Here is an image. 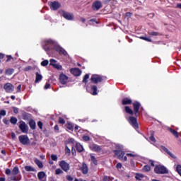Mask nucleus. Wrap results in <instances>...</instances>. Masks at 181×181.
I'll use <instances>...</instances> for the list:
<instances>
[{
	"label": "nucleus",
	"mask_w": 181,
	"mask_h": 181,
	"mask_svg": "<svg viewBox=\"0 0 181 181\" xmlns=\"http://www.w3.org/2000/svg\"><path fill=\"white\" fill-rule=\"evenodd\" d=\"M19 174V168L14 167L11 175L12 176L10 177V180L12 181H21L22 180V175H19L18 176H16V175Z\"/></svg>",
	"instance_id": "f257e3e1"
},
{
	"label": "nucleus",
	"mask_w": 181,
	"mask_h": 181,
	"mask_svg": "<svg viewBox=\"0 0 181 181\" xmlns=\"http://www.w3.org/2000/svg\"><path fill=\"white\" fill-rule=\"evenodd\" d=\"M154 172L157 175H166V173H168V168L161 165H156Z\"/></svg>",
	"instance_id": "f03ea898"
},
{
	"label": "nucleus",
	"mask_w": 181,
	"mask_h": 181,
	"mask_svg": "<svg viewBox=\"0 0 181 181\" xmlns=\"http://www.w3.org/2000/svg\"><path fill=\"white\" fill-rule=\"evenodd\" d=\"M59 13L67 21H73L74 19V16L71 13L62 10L59 11Z\"/></svg>",
	"instance_id": "7ed1b4c3"
},
{
	"label": "nucleus",
	"mask_w": 181,
	"mask_h": 181,
	"mask_svg": "<svg viewBox=\"0 0 181 181\" xmlns=\"http://www.w3.org/2000/svg\"><path fill=\"white\" fill-rule=\"evenodd\" d=\"M19 129H21V132H23V134H28V131H29V127L23 121L20 122Z\"/></svg>",
	"instance_id": "20e7f679"
},
{
	"label": "nucleus",
	"mask_w": 181,
	"mask_h": 181,
	"mask_svg": "<svg viewBox=\"0 0 181 181\" xmlns=\"http://www.w3.org/2000/svg\"><path fill=\"white\" fill-rule=\"evenodd\" d=\"M49 5L52 11H57L62 6V4L56 1L49 2Z\"/></svg>",
	"instance_id": "39448f33"
},
{
	"label": "nucleus",
	"mask_w": 181,
	"mask_h": 181,
	"mask_svg": "<svg viewBox=\"0 0 181 181\" xmlns=\"http://www.w3.org/2000/svg\"><path fill=\"white\" fill-rule=\"evenodd\" d=\"M90 80L94 83V84H97V83H101V81H103V76L95 74L92 75Z\"/></svg>",
	"instance_id": "423d86ee"
},
{
	"label": "nucleus",
	"mask_w": 181,
	"mask_h": 181,
	"mask_svg": "<svg viewBox=\"0 0 181 181\" xmlns=\"http://www.w3.org/2000/svg\"><path fill=\"white\" fill-rule=\"evenodd\" d=\"M18 139L23 145H28L29 144V137L26 135L19 136Z\"/></svg>",
	"instance_id": "0eeeda50"
},
{
	"label": "nucleus",
	"mask_w": 181,
	"mask_h": 181,
	"mask_svg": "<svg viewBox=\"0 0 181 181\" xmlns=\"http://www.w3.org/2000/svg\"><path fill=\"white\" fill-rule=\"evenodd\" d=\"M59 166L64 170V172H67L70 170V165L69 163H66V161L62 160L59 163Z\"/></svg>",
	"instance_id": "6e6552de"
},
{
	"label": "nucleus",
	"mask_w": 181,
	"mask_h": 181,
	"mask_svg": "<svg viewBox=\"0 0 181 181\" xmlns=\"http://www.w3.org/2000/svg\"><path fill=\"white\" fill-rule=\"evenodd\" d=\"M89 148L91 151H93V152H101V149H103L101 146L97 144H91Z\"/></svg>",
	"instance_id": "1a4fd4ad"
},
{
	"label": "nucleus",
	"mask_w": 181,
	"mask_h": 181,
	"mask_svg": "<svg viewBox=\"0 0 181 181\" xmlns=\"http://www.w3.org/2000/svg\"><path fill=\"white\" fill-rule=\"evenodd\" d=\"M13 85L12 83H7L4 85V90H6V93H12L13 91Z\"/></svg>",
	"instance_id": "9d476101"
},
{
	"label": "nucleus",
	"mask_w": 181,
	"mask_h": 181,
	"mask_svg": "<svg viewBox=\"0 0 181 181\" xmlns=\"http://www.w3.org/2000/svg\"><path fill=\"white\" fill-rule=\"evenodd\" d=\"M68 80H69V77L67 76H66L65 74H61L59 75V81L62 84H66Z\"/></svg>",
	"instance_id": "9b49d317"
},
{
	"label": "nucleus",
	"mask_w": 181,
	"mask_h": 181,
	"mask_svg": "<svg viewBox=\"0 0 181 181\" xmlns=\"http://www.w3.org/2000/svg\"><path fill=\"white\" fill-rule=\"evenodd\" d=\"M114 153L116 155V156H117L118 159H123L122 156H124V155H125V152H124L122 150H115Z\"/></svg>",
	"instance_id": "f8f14e48"
},
{
	"label": "nucleus",
	"mask_w": 181,
	"mask_h": 181,
	"mask_svg": "<svg viewBox=\"0 0 181 181\" xmlns=\"http://www.w3.org/2000/svg\"><path fill=\"white\" fill-rule=\"evenodd\" d=\"M129 122L131 125L134 127V128H138V122H136V118L134 117H130Z\"/></svg>",
	"instance_id": "ddd939ff"
},
{
	"label": "nucleus",
	"mask_w": 181,
	"mask_h": 181,
	"mask_svg": "<svg viewBox=\"0 0 181 181\" xmlns=\"http://www.w3.org/2000/svg\"><path fill=\"white\" fill-rule=\"evenodd\" d=\"M134 110L136 114H138L139 112V108H141V103L139 102H134Z\"/></svg>",
	"instance_id": "4468645a"
},
{
	"label": "nucleus",
	"mask_w": 181,
	"mask_h": 181,
	"mask_svg": "<svg viewBox=\"0 0 181 181\" xmlns=\"http://www.w3.org/2000/svg\"><path fill=\"white\" fill-rule=\"evenodd\" d=\"M71 73L74 74V76H80L81 74V71L78 68H74L71 69Z\"/></svg>",
	"instance_id": "2eb2a0df"
},
{
	"label": "nucleus",
	"mask_w": 181,
	"mask_h": 181,
	"mask_svg": "<svg viewBox=\"0 0 181 181\" xmlns=\"http://www.w3.org/2000/svg\"><path fill=\"white\" fill-rule=\"evenodd\" d=\"M55 50L57 52H59L61 54H64V56H66L67 54V52L64 50L63 48L60 47L59 46H56L54 47Z\"/></svg>",
	"instance_id": "dca6fc26"
},
{
	"label": "nucleus",
	"mask_w": 181,
	"mask_h": 181,
	"mask_svg": "<svg viewBox=\"0 0 181 181\" xmlns=\"http://www.w3.org/2000/svg\"><path fill=\"white\" fill-rule=\"evenodd\" d=\"M101 6L102 5L100 1H95L93 4V9H94V11H98V9L101 8Z\"/></svg>",
	"instance_id": "f3484780"
},
{
	"label": "nucleus",
	"mask_w": 181,
	"mask_h": 181,
	"mask_svg": "<svg viewBox=\"0 0 181 181\" xmlns=\"http://www.w3.org/2000/svg\"><path fill=\"white\" fill-rule=\"evenodd\" d=\"M81 171L83 175H87V173H88V167H87V164H86L85 163H83L82 164Z\"/></svg>",
	"instance_id": "a211bd4d"
},
{
	"label": "nucleus",
	"mask_w": 181,
	"mask_h": 181,
	"mask_svg": "<svg viewBox=\"0 0 181 181\" xmlns=\"http://www.w3.org/2000/svg\"><path fill=\"white\" fill-rule=\"evenodd\" d=\"M132 104V100L128 98H125L122 100V105H129Z\"/></svg>",
	"instance_id": "6ab92c4d"
},
{
	"label": "nucleus",
	"mask_w": 181,
	"mask_h": 181,
	"mask_svg": "<svg viewBox=\"0 0 181 181\" xmlns=\"http://www.w3.org/2000/svg\"><path fill=\"white\" fill-rule=\"evenodd\" d=\"M35 83H39V81H42V79L43 78V76L39 74V72L35 73Z\"/></svg>",
	"instance_id": "aec40b11"
},
{
	"label": "nucleus",
	"mask_w": 181,
	"mask_h": 181,
	"mask_svg": "<svg viewBox=\"0 0 181 181\" xmlns=\"http://www.w3.org/2000/svg\"><path fill=\"white\" fill-rule=\"evenodd\" d=\"M37 177L39 180H42L44 177H46V173L43 171L39 172L37 173Z\"/></svg>",
	"instance_id": "412c9836"
},
{
	"label": "nucleus",
	"mask_w": 181,
	"mask_h": 181,
	"mask_svg": "<svg viewBox=\"0 0 181 181\" xmlns=\"http://www.w3.org/2000/svg\"><path fill=\"white\" fill-rule=\"evenodd\" d=\"M25 169L26 172H36V169H35V168H33L30 165L25 166Z\"/></svg>",
	"instance_id": "4be33fe9"
},
{
	"label": "nucleus",
	"mask_w": 181,
	"mask_h": 181,
	"mask_svg": "<svg viewBox=\"0 0 181 181\" xmlns=\"http://www.w3.org/2000/svg\"><path fill=\"white\" fill-rule=\"evenodd\" d=\"M168 131L170 132H171V134H173V135H174V136H175V138H179V133H177V132L175 129H173L171 128H168Z\"/></svg>",
	"instance_id": "5701e85b"
},
{
	"label": "nucleus",
	"mask_w": 181,
	"mask_h": 181,
	"mask_svg": "<svg viewBox=\"0 0 181 181\" xmlns=\"http://www.w3.org/2000/svg\"><path fill=\"white\" fill-rule=\"evenodd\" d=\"M29 125H30V128H31V129H36V122H35L33 119L30 120Z\"/></svg>",
	"instance_id": "b1692460"
},
{
	"label": "nucleus",
	"mask_w": 181,
	"mask_h": 181,
	"mask_svg": "<svg viewBox=\"0 0 181 181\" xmlns=\"http://www.w3.org/2000/svg\"><path fill=\"white\" fill-rule=\"evenodd\" d=\"M76 146L78 152H83V151H84V148L80 144V143H76Z\"/></svg>",
	"instance_id": "393cba45"
},
{
	"label": "nucleus",
	"mask_w": 181,
	"mask_h": 181,
	"mask_svg": "<svg viewBox=\"0 0 181 181\" xmlns=\"http://www.w3.org/2000/svg\"><path fill=\"white\" fill-rule=\"evenodd\" d=\"M124 110L127 114H130V115H134V110L132 109H130L129 107L125 106Z\"/></svg>",
	"instance_id": "a878e982"
},
{
	"label": "nucleus",
	"mask_w": 181,
	"mask_h": 181,
	"mask_svg": "<svg viewBox=\"0 0 181 181\" xmlns=\"http://www.w3.org/2000/svg\"><path fill=\"white\" fill-rule=\"evenodd\" d=\"M35 163H36V165L38 166V168H40V169H42V168H43V163H42V161H40L39 159H35Z\"/></svg>",
	"instance_id": "bb28decb"
},
{
	"label": "nucleus",
	"mask_w": 181,
	"mask_h": 181,
	"mask_svg": "<svg viewBox=\"0 0 181 181\" xmlns=\"http://www.w3.org/2000/svg\"><path fill=\"white\" fill-rule=\"evenodd\" d=\"M10 122L15 125L16 122H18V119L16 117H11Z\"/></svg>",
	"instance_id": "cd10ccee"
},
{
	"label": "nucleus",
	"mask_w": 181,
	"mask_h": 181,
	"mask_svg": "<svg viewBox=\"0 0 181 181\" xmlns=\"http://www.w3.org/2000/svg\"><path fill=\"white\" fill-rule=\"evenodd\" d=\"M91 90L93 92V95H97V86H93L91 87Z\"/></svg>",
	"instance_id": "c85d7f7f"
},
{
	"label": "nucleus",
	"mask_w": 181,
	"mask_h": 181,
	"mask_svg": "<svg viewBox=\"0 0 181 181\" xmlns=\"http://www.w3.org/2000/svg\"><path fill=\"white\" fill-rule=\"evenodd\" d=\"M144 172H151V166L149 165H144L143 168Z\"/></svg>",
	"instance_id": "c756f323"
},
{
	"label": "nucleus",
	"mask_w": 181,
	"mask_h": 181,
	"mask_svg": "<svg viewBox=\"0 0 181 181\" xmlns=\"http://www.w3.org/2000/svg\"><path fill=\"white\" fill-rule=\"evenodd\" d=\"M90 78V75L88 74H86L84 77H83V83H87L88 82V79Z\"/></svg>",
	"instance_id": "7c9ffc66"
},
{
	"label": "nucleus",
	"mask_w": 181,
	"mask_h": 181,
	"mask_svg": "<svg viewBox=\"0 0 181 181\" xmlns=\"http://www.w3.org/2000/svg\"><path fill=\"white\" fill-rule=\"evenodd\" d=\"M6 74L11 76L13 74V69H8L6 71Z\"/></svg>",
	"instance_id": "2f4dec72"
},
{
	"label": "nucleus",
	"mask_w": 181,
	"mask_h": 181,
	"mask_svg": "<svg viewBox=\"0 0 181 181\" xmlns=\"http://www.w3.org/2000/svg\"><path fill=\"white\" fill-rule=\"evenodd\" d=\"M90 159L93 161V163L94 165H97L98 162H97V158H95V156L90 155Z\"/></svg>",
	"instance_id": "473e14b6"
},
{
	"label": "nucleus",
	"mask_w": 181,
	"mask_h": 181,
	"mask_svg": "<svg viewBox=\"0 0 181 181\" xmlns=\"http://www.w3.org/2000/svg\"><path fill=\"white\" fill-rule=\"evenodd\" d=\"M66 127L68 129H69V131H73V129H74V127H73V124L70 123L66 124Z\"/></svg>",
	"instance_id": "72a5a7b5"
},
{
	"label": "nucleus",
	"mask_w": 181,
	"mask_h": 181,
	"mask_svg": "<svg viewBox=\"0 0 181 181\" xmlns=\"http://www.w3.org/2000/svg\"><path fill=\"white\" fill-rule=\"evenodd\" d=\"M53 67H54V69H57V70H62V65L59 64H55Z\"/></svg>",
	"instance_id": "f704fd0d"
},
{
	"label": "nucleus",
	"mask_w": 181,
	"mask_h": 181,
	"mask_svg": "<svg viewBox=\"0 0 181 181\" xmlns=\"http://www.w3.org/2000/svg\"><path fill=\"white\" fill-rule=\"evenodd\" d=\"M139 38L142 40H146V42H152V40L151 38H148L146 37H140Z\"/></svg>",
	"instance_id": "c9c22d12"
},
{
	"label": "nucleus",
	"mask_w": 181,
	"mask_h": 181,
	"mask_svg": "<svg viewBox=\"0 0 181 181\" xmlns=\"http://www.w3.org/2000/svg\"><path fill=\"white\" fill-rule=\"evenodd\" d=\"M49 62H50V64H49L50 66H54V64H56V63H57V61L53 59H51Z\"/></svg>",
	"instance_id": "e433bc0d"
},
{
	"label": "nucleus",
	"mask_w": 181,
	"mask_h": 181,
	"mask_svg": "<svg viewBox=\"0 0 181 181\" xmlns=\"http://www.w3.org/2000/svg\"><path fill=\"white\" fill-rule=\"evenodd\" d=\"M144 175L142 174H136V179H138L139 180H141L143 179Z\"/></svg>",
	"instance_id": "4c0bfd02"
},
{
	"label": "nucleus",
	"mask_w": 181,
	"mask_h": 181,
	"mask_svg": "<svg viewBox=\"0 0 181 181\" xmlns=\"http://www.w3.org/2000/svg\"><path fill=\"white\" fill-rule=\"evenodd\" d=\"M55 173H56V175H61V173H63V170H62V169H60V168H57L55 170Z\"/></svg>",
	"instance_id": "58836bf2"
},
{
	"label": "nucleus",
	"mask_w": 181,
	"mask_h": 181,
	"mask_svg": "<svg viewBox=\"0 0 181 181\" xmlns=\"http://www.w3.org/2000/svg\"><path fill=\"white\" fill-rule=\"evenodd\" d=\"M103 181H112V179L109 176H105L103 177Z\"/></svg>",
	"instance_id": "ea45409f"
},
{
	"label": "nucleus",
	"mask_w": 181,
	"mask_h": 181,
	"mask_svg": "<svg viewBox=\"0 0 181 181\" xmlns=\"http://www.w3.org/2000/svg\"><path fill=\"white\" fill-rule=\"evenodd\" d=\"M148 35H150L151 36H158L159 33L158 32H150L148 33Z\"/></svg>",
	"instance_id": "a19ab883"
},
{
	"label": "nucleus",
	"mask_w": 181,
	"mask_h": 181,
	"mask_svg": "<svg viewBox=\"0 0 181 181\" xmlns=\"http://www.w3.org/2000/svg\"><path fill=\"white\" fill-rule=\"evenodd\" d=\"M47 64H49V61L48 60H44L41 62V65L42 66H47Z\"/></svg>",
	"instance_id": "79ce46f5"
},
{
	"label": "nucleus",
	"mask_w": 181,
	"mask_h": 181,
	"mask_svg": "<svg viewBox=\"0 0 181 181\" xmlns=\"http://www.w3.org/2000/svg\"><path fill=\"white\" fill-rule=\"evenodd\" d=\"M168 155H169V156H170L171 158H173V159H176V156L172 153L170 151H168Z\"/></svg>",
	"instance_id": "37998d69"
},
{
	"label": "nucleus",
	"mask_w": 181,
	"mask_h": 181,
	"mask_svg": "<svg viewBox=\"0 0 181 181\" xmlns=\"http://www.w3.org/2000/svg\"><path fill=\"white\" fill-rule=\"evenodd\" d=\"M51 159H52V160L57 161V155H54V154H52V155L51 156Z\"/></svg>",
	"instance_id": "c03bdc74"
},
{
	"label": "nucleus",
	"mask_w": 181,
	"mask_h": 181,
	"mask_svg": "<svg viewBox=\"0 0 181 181\" xmlns=\"http://www.w3.org/2000/svg\"><path fill=\"white\" fill-rule=\"evenodd\" d=\"M59 124H66V121H65V120H64V119H63V118L59 117Z\"/></svg>",
	"instance_id": "a18cd8bd"
},
{
	"label": "nucleus",
	"mask_w": 181,
	"mask_h": 181,
	"mask_svg": "<svg viewBox=\"0 0 181 181\" xmlns=\"http://www.w3.org/2000/svg\"><path fill=\"white\" fill-rule=\"evenodd\" d=\"M0 115H1V117H5V115H6V111L2 110L0 111Z\"/></svg>",
	"instance_id": "49530a36"
},
{
	"label": "nucleus",
	"mask_w": 181,
	"mask_h": 181,
	"mask_svg": "<svg viewBox=\"0 0 181 181\" xmlns=\"http://www.w3.org/2000/svg\"><path fill=\"white\" fill-rule=\"evenodd\" d=\"M37 126L39 127L40 129H43V123H42V122H37Z\"/></svg>",
	"instance_id": "de8ad7c7"
},
{
	"label": "nucleus",
	"mask_w": 181,
	"mask_h": 181,
	"mask_svg": "<svg viewBox=\"0 0 181 181\" xmlns=\"http://www.w3.org/2000/svg\"><path fill=\"white\" fill-rule=\"evenodd\" d=\"M13 112L14 114H18L19 113V110L18 107H13Z\"/></svg>",
	"instance_id": "09e8293b"
},
{
	"label": "nucleus",
	"mask_w": 181,
	"mask_h": 181,
	"mask_svg": "<svg viewBox=\"0 0 181 181\" xmlns=\"http://www.w3.org/2000/svg\"><path fill=\"white\" fill-rule=\"evenodd\" d=\"M29 70H32L31 66H28L24 68V71H29Z\"/></svg>",
	"instance_id": "8fccbe9b"
},
{
	"label": "nucleus",
	"mask_w": 181,
	"mask_h": 181,
	"mask_svg": "<svg viewBox=\"0 0 181 181\" xmlns=\"http://www.w3.org/2000/svg\"><path fill=\"white\" fill-rule=\"evenodd\" d=\"M161 149H163V151H164V152H166V153H168V152H169V150H168V148L163 146H161Z\"/></svg>",
	"instance_id": "3c124183"
},
{
	"label": "nucleus",
	"mask_w": 181,
	"mask_h": 181,
	"mask_svg": "<svg viewBox=\"0 0 181 181\" xmlns=\"http://www.w3.org/2000/svg\"><path fill=\"white\" fill-rule=\"evenodd\" d=\"M116 147L117 149H121V150L124 149V146L121 144L116 145Z\"/></svg>",
	"instance_id": "603ef678"
},
{
	"label": "nucleus",
	"mask_w": 181,
	"mask_h": 181,
	"mask_svg": "<svg viewBox=\"0 0 181 181\" xmlns=\"http://www.w3.org/2000/svg\"><path fill=\"white\" fill-rule=\"evenodd\" d=\"M11 60H13V58L11 55L7 56V60L6 62H11Z\"/></svg>",
	"instance_id": "864d4df0"
},
{
	"label": "nucleus",
	"mask_w": 181,
	"mask_h": 181,
	"mask_svg": "<svg viewBox=\"0 0 181 181\" xmlns=\"http://www.w3.org/2000/svg\"><path fill=\"white\" fill-rule=\"evenodd\" d=\"M125 16L127 18H131V16H132V13L127 12V13H126Z\"/></svg>",
	"instance_id": "5fc2aeb1"
},
{
	"label": "nucleus",
	"mask_w": 181,
	"mask_h": 181,
	"mask_svg": "<svg viewBox=\"0 0 181 181\" xmlns=\"http://www.w3.org/2000/svg\"><path fill=\"white\" fill-rule=\"evenodd\" d=\"M148 163H149L151 166L155 167V161H153V160H150L148 161Z\"/></svg>",
	"instance_id": "6e6d98bb"
},
{
	"label": "nucleus",
	"mask_w": 181,
	"mask_h": 181,
	"mask_svg": "<svg viewBox=\"0 0 181 181\" xmlns=\"http://www.w3.org/2000/svg\"><path fill=\"white\" fill-rule=\"evenodd\" d=\"M66 179H67V180H69V181H73V180H74L73 177H71V175H67V176H66Z\"/></svg>",
	"instance_id": "4d7b16f0"
},
{
	"label": "nucleus",
	"mask_w": 181,
	"mask_h": 181,
	"mask_svg": "<svg viewBox=\"0 0 181 181\" xmlns=\"http://www.w3.org/2000/svg\"><path fill=\"white\" fill-rule=\"evenodd\" d=\"M83 141H90V137L88 136H83Z\"/></svg>",
	"instance_id": "13d9d810"
},
{
	"label": "nucleus",
	"mask_w": 181,
	"mask_h": 181,
	"mask_svg": "<svg viewBox=\"0 0 181 181\" xmlns=\"http://www.w3.org/2000/svg\"><path fill=\"white\" fill-rule=\"evenodd\" d=\"M116 168L117 169H121V168H122V164H121L120 163H117Z\"/></svg>",
	"instance_id": "bf43d9fd"
},
{
	"label": "nucleus",
	"mask_w": 181,
	"mask_h": 181,
	"mask_svg": "<svg viewBox=\"0 0 181 181\" xmlns=\"http://www.w3.org/2000/svg\"><path fill=\"white\" fill-rule=\"evenodd\" d=\"M47 43H49L50 45H53L54 43V41L53 40H47Z\"/></svg>",
	"instance_id": "052dcab7"
},
{
	"label": "nucleus",
	"mask_w": 181,
	"mask_h": 181,
	"mask_svg": "<svg viewBox=\"0 0 181 181\" xmlns=\"http://www.w3.org/2000/svg\"><path fill=\"white\" fill-rule=\"evenodd\" d=\"M11 169L7 168L6 170V175H11Z\"/></svg>",
	"instance_id": "680f3d73"
},
{
	"label": "nucleus",
	"mask_w": 181,
	"mask_h": 181,
	"mask_svg": "<svg viewBox=\"0 0 181 181\" xmlns=\"http://www.w3.org/2000/svg\"><path fill=\"white\" fill-rule=\"evenodd\" d=\"M3 122H4V124H6V125L9 124V120H8V119H3Z\"/></svg>",
	"instance_id": "e2e57ef3"
},
{
	"label": "nucleus",
	"mask_w": 181,
	"mask_h": 181,
	"mask_svg": "<svg viewBox=\"0 0 181 181\" xmlns=\"http://www.w3.org/2000/svg\"><path fill=\"white\" fill-rule=\"evenodd\" d=\"M50 88V83H46L45 86V89L47 90V88Z\"/></svg>",
	"instance_id": "0e129e2a"
},
{
	"label": "nucleus",
	"mask_w": 181,
	"mask_h": 181,
	"mask_svg": "<svg viewBox=\"0 0 181 181\" xmlns=\"http://www.w3.org/2000/svg\"><path fill=\"white\" fill-rule=\"evenodd\" d=\"M150 139H151V141H152V142H156V139H155V137L153 136V135H151L150 136Z\"/></svg>",
	"instance_id": "69168bd1"
},
{
	"label": "nucleus",
	"mask_w": 181,
	"mask_h": 181,
	"mask_svg": "<svg viewBox=\"0 0 181 181\" xmlns=\"http://www.w3.org/2000/svg\"><path fill=\"white\" fill-rule=\"evenodd\" d=\"M22 88V85H18L17 87V91L19 93L21 92V89Z\"/></svg>",
	"instance_id": "338daca9"
},
{
	"label": "nucleus",
	"mask_w": 181,
	"mask_h": 181,
	"mask_svg": "<svg viewBox=\"0 0 181 181\" xmlns=\"http://www.w3.org/2000/svg\"><path fill=\"white\" fill-rule=\"evenodd\" d=\"M71 151H70V148H69L68 146H66V153H70Z\"/></svg>",
	"instance_id": "774afa93"
}]
</instances>
